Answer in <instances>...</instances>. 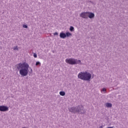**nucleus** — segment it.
Listing matches in <instances>:
<instances>
[{
	"mask_svg": "<svg viewBox=\"0 0 128 128\" xmlns=\"http://www.w3.org/2000/svg\"><path fill=\"white\" fill-rule=\"evenodd\" d=\"M38 64H40V62H36V66H38Z\"/></svg>",
	"mask_w": 128,
	"mask_h": 128,
	"instance_id": "dca6fc26",
	"label": "nucleus"
},
{
	"mask_svg": "<svg viewBox=\"0 0 128 128\" xmlns=\"http://www.w3.org/2000/svg\"><path fill=\"white\" fill-rule=\"evenodd\" d=\"M106 92V88H103L102 90H101L102 92Z\"/></svg>",
	"mask_w": 128,
	"mask_h": 128,
	"instance_id": "ddd939ff",
	"label": "nucleus"
},
{
	"mask_svg": "<svg viewBox=\"0 0 128 128\" xmlns=\"http://www.w3.org/2000/svg\"><path fill=\"white\" fill-rule=\"evenodd\" d=\"M30 72H32V69H30Z\"/></svg>",
	"mask_w": 128,
	"mask_h": 128,
	"instance_id": "6ab92c4d",
	"label": "nucleus"
},
{
	"mask_svg": "<svg viewBox=\"0 0 128 128\" xmlns=\"http://www.w3.org/2000/svg\"><path fill=\"white\" fill-rule=\"evenodd\" d=\"M28 63H20L16 64L18 70H20V74L22 76H26L28 74Z\"/></svg>",
	"mask_w": 128,
	"mask_h": 128,
	"instance_id": "f257e3e1",
	"label": "nucleus"
},
{
	"mask_svg": "<svg viewBox=\"0 0 128 128\" xmlns=\"http://www.w3.org/2000/svg\"><path fill=\"white\" fill-rule=\"evenodd\" d=\"M54 36H58V33L57 32H56L54 34Z\"/></svg>",
	"mask_w": 128,
	"mask_h": 128,
	"instance_id": "a211bd4d",
	"label": "nucleus"
},
{
	"mask_svg": "<svg viewBox=\"0 0 128 128\" xmlns=\"http://www.w3.org/2000/svg\"><path fill=\"white\" fill-rule=\"evenodd\" d=\"M102 128V126H101V128Z\"/></svg>",
	"mask_w": 128,
	"mask_h": 128,
	"instance_id": "412c9836",
	"label": "nucleus"
},
{
	"mask_svg": "<svg viewBox=\"0 0 128 128\" xmlns=\"http://www.w3.org/2000/svg\"><path fill=\"white\" fill-rule=\"evenodd\" d=\"M102 128V126H101V128Z\"/></svg>",
	"mask_w": 128,
	"mask_h": 128,
	"instance_id": "aec40b11",
	"label": "nucleus"
},
{
	"mask_svg": "<svg viewBox=\"0 0 128 128\" xmlns=\"http://www.w3.org/2000/svg\"><path fill=\"white\" fill-rule=\"evenodd\" d=\"M60 38H66V34L64 32H60Z\"/></svg>",
	"mask_w": 128,
	"mask_h": 128,
	"instance_id": "6e6552de",
	"label": "nucleus"
},
{
	"mask_svg": "<svg viewBox=\"0 0 128 128\" xmlns=\"http://www.w3.org/2000/svg\"><path fill=\"white\" fill-rule=\"evenodd\" d=\"M66 62L68 64H82V62L80 60H78L74 58H67L66 60Z\"/></svg>",
	"mask_w": 128,
	"mask_h": 128,
	"instance_id": "20e7f679",
	"label": "nucleus"
},
{
	"mask_svg": "<svg viewBox=\"0 0 128 128\" xmlns=\"http://www.w3.org/2000/svg\"><path fill=\"white\" fill-rule=\"evenodd\" d=\"M66 37H68V36H72V34L70 33V32H67L66 33Z\"/></svg>",
	"mask_w": 128,
	"mask_h": 128,
	"instance_id": "9d476101",
	"label": "nucleus"
},
{
	"mask_svg": "<svg viewBox=\"0 0 128 128\" xmlns=\"http://www.w3.org/2000/svg\"><path fill=\"white\" fill-rule=\"evenodd\" d=\"M106 108H112V104L110 103H106Z\"/></svg>",
	"mask_w": 128,
	"mask_h": 128,
	"instance_id": "1a4fd4ad",
	"label": "nucleus"
},
{
	"mask_svg": "<svg viewBox=\"0 0 128 128\" xmlns=\"http://www.w3.org/2000/svg\"><path fill=\"white\" fill-rule=\"evenodd\" d=\"M80 16L83 18H88V12L82 13L80 14Z\"/></svg>",
	"mask_w": 128,
	"mask_h": 128,
	"instance_id": "423d86ee",
	"label": "nucleus"
},
{
	"mask_svg": "<svg viewBox=\"0 0 128 128\" xmlns=\"http://www.w3.org/2000/svg\"><path fill=\"white\" fill-rule=\"evenodd\" d=\"M8 107L4 106H0V112H8Z\"/></svg>",
	"mask_w": 128,
	"mask_h": 128,
	"instance_id": "39448f33",
	"label": "nucleus"
},
{
	"mask_svg": "<svg viewBox=\"0 0 128 128\" xmlns=\"http://www.w3.org/2000/svg\"><path fill=\"white\" fill-rule=\"evenodd\" d=\"M60 96H64L66 95V92H60Z\"/></svg>",
	"mask_w": 128,
	"mask_h": 128,
	"instance_id": "9b49d317",
	"label": "nucleus"
},
{
	"mask_svg": "<svg viewBox=\"0 0 128 128\" xmlns=\"http://www.w3.org/2000/svg\"><path fill=\"white\" fill-rule=\"evenodd\" d=\"M88 16L90 18H94V14L90 12H88Z\"/></svg>",
	"mask_w": 128,
	"mask_h": 128,
	"instance_id": "0eeeda50",
	"label": "nucleus"
},
{
	"mask_svg": "<svg viewBox=\"0 0 128 128\" xmlns=\"http://www.w3.org/2000/svg\"><path fill=\"white\" fill-rule=\"evenodd\" d=\"M78 78L82 80H90L92 78V74L88 72H80L78 74Z\"/></svg>",
	"mask_w": 128,
	"mask_h": 128,
	"instance_id": "f03ea898",
	"label": "nucleus"
},
{
	"mask_svg": "<svg viewBox=\"0 0 128 128\" xmlns=\"http://www.w3.org/2000/svg\"><path fill=\"white\" fill-rule=\"evenodd\" d=\"M74 26H71L70 28V32H74Z\"/></svg>",
	"mask_w": 128,
	"mask_h": 128,
	"instance_id": "f8f14e48",
	"label": "nucleus"
},
{
	"mask_svg": "<svg viewBox=\"0 0 128 128\" xmlns=\"http://www.w3.org/2000/svg\"><path fill=\"white\" fill-rule=\"evenodd\" d=\"M14 50H18V46H14Z\"/></svg>",
	"mask_w": 128,
	"mask_h": 128,
	"instance_id": "4468645a",
	"label": "nucleus"
},
{
	"mask_svg": "<svg viewBox=\"0 0 128 128\" xmlns=\"http://www.w3.org/2000/svg\"><path fill=\"white\" fill-rule=\"evenodd\" d=\"M69 112H70L73 114H76V112H78V114H80V112L81 114H84V106L80 105L76 108L73 107L70 108L69 109Z\"/></svg>",
	"mask_w": 128,
	"mask_h": 128,
	"instance_id": "7ed1b4c3",
	"label": "nucleus"
},
{
	"mask_svg": "<svg viewBox=\"0 0 128 128\" xmlns=\"http://www.w3.org/2000/svg\"><path fill=\"white\" fill-rule=\"evenodd\" d=\"M34 58H37V55H36V53H34Z\"/></svg>",
	"mask_w": 128,
	"mask_h": 128,
	"instance_id": "f3484780",
	"label": "nucleus"
},
{
	"mask_svg": "<svg viewBox=\"0 0 128 128\" xmlns=\"http://www.w3.org/2000/svg\"><path fill=\"white\" fill-rule=\"evenodd\" d=\"M22 27H23L24 28H28V25L24 24V25L22 26Z\"/></svg>",
	"mask_w": 128,
	"mask_h": 128,
	"instance_id": "2eb2a0df",
	"label": "nucleus"
}]
</instances>
